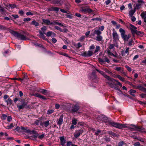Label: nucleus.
Returning <instances> with one entry per match:
<instances>
[{
    "label": "nucleus",
    "instance_id": "1",
    "mask_svg": "<svg viewBox=\"0 0 146 146\" xmlns=\"http://www.w3.org/2000/svg\"><path fill=\"white\" fill-rule=\"evenodd\" d=\"M100 119L105 123H108L111 126L119 129L127 127V126L125 124H122L112 121L111 119L108 118L107 117L104 115H101L99 117Z\"/></svg>",
    "mask_w": 146,
    "mask_h": 146
},
{
    "label": "nucleus",
    "instance_id": "2",
    "mask_svg": "<svg viewBox=\"0 0 146 146\" xmlns=\"http://www.w3.org/2000/svg\"><path fill=\"white\" fill-rule=\"evenodd\" d=\"M9 32L19 39H20L21 40H26L27 39H28L26 36H28L29 35V33L27 32H24L23 33L25 35H24L21 34L11 30H10Z\"/></svg>",
    "mask_w": 146,
    "mask_h": 146
},
{
    "label": "nucleus",
    "instance_id": "3",
    "mask_svg": "<svg viewBox=\"0 0 146 146\" xmlns=\"http://www.w3.org/2000/svg\"><path fill=\"white\" fill-rule=\"evenodd\" d=\"M100 47L99 46H97L95 51L94 53L90 50H89L87 52L85 51L81 54V55L84 57H88L92 56L95 53L98 51L100 49Z\"/></svg>",
    "mask_w": 146,
    "mask_h": 146
},
{
    "label": "nucleus",
    "instance_id": "4",
    "mask_svg": "<svg viewBox=\"0 0 146 146\" xmlns=\"http://www.w3.org/2000/svg\"><path fill=\"white\" fill-rule=\"evenodd\" d=\"M119 31L120 33L121 38L125 42L127 41L130 38V35L125 34V31L122 28H121L119 29Z\"/></svg>",
    "mask_w": 146,
    "mask_h": 146
},
{
    "label": "nucleus",
    "instance_id": "5",
    "mask_svg": "<svg viewBox=\"0 0 146 146\" xmlns=\"http://www.w3.org/2000/svg\"><path fill=\"white\" fill-rule=\"evenodd\" d=\"M131 125L134 127V128H130L132 131H137L141 132H144L145 129L142 127L138 126L133 124H131Z\"/></svg>",
    "mask_w": 146,
    "mask_h": 146
},
{
    "label": "nucleus",
    "instance_id": "6",
    "mask_svg": "<svg viewBox=\"0 0 146 146\" xmlns=\"http://www.w3.org/2000/svg\"><path fill=\"white\" fill-rule=\"evenodd\" d=\"M131 33L133 36H134L135 34H136L137 35L141 37L142 36L144 35L143 32L141 31H138L137 30H135V31L132 30Z\"/></svg>",
    "mask_w": 146,
    "mask_h": 146
},
{
    "label": "nucleus",
    "instance_id": "7",
    "mask_svg": "<svg viewBox=\"0 0 146 146\" xmlns=\"http://www.w3.org/2000/svg\"><path fill=\"white\" fill-rule=\"evenodd\" d=\"M83 132L82 129H80L76 131L74 133V136L76 138H77L80 135H82Z\"/></svg>",
    "mask_w": 146,
    "mask_h": 146
},
{
    "label": "nucleus",
    "instance_id": "8",
    "mask_svg": "<svg viewBox=\"0 0 146 146\" xmlns=\"http://www.w3.org/2000/svg\"><path fill=\"white\" fill-rule=\"evenodd\" d=\"M113 39L115 41L118 40V35L114 29H113Z\"/></svg>",
    "mask_w": 146,
    "mask_h": 146
},
{
    "label": "nucleus",
    "instance_id": "9",
    "mask_svg": "<svg viewBox=\"0 0 146 146\" xmlns=\"http://www.w3.org/2000/svg\"><path fill=\"white\" fill-rule=\"evenodd\" d=\"M59 9L58 7L52 6L50 7L48 9V10L49 11H54L57 13L59 11Z\"/></svg>",
    "mask_w": 146,
    "mask_h": 146
},
{
    "label": "nucleus",
    "instance_id": "10",
    "mask_svg": "<svg viewBox=\"0 0 146 146\" xmlns=\"http://www.w3.org/2000/svg\"><path fill=\"white\" fill-rule=\"evenodd\" d=\"M80 108V107L77 105H74L72 109L70 110L71 113H74L77 111Z\"/></svg>",
    "mask_w": 146,
    "mask_h": 146
},
{
    "label": "nucleus",
    "instance_id": "11",
    "mask_svg": "<svg viewBox=\"0 0 146 146\" xmlns=\"http://www.w3.org/2000/svg\"><path fill=\"white\" fill-rule=\"evenodd\" d=\"M37 92L41 93L42 94L46 95H48V93L47 90L42 89H39L37 90Z\"/></svg>",
    "mask_w": 146,
    "mask_h": 146
},
{
    "label": "nucleus",
    "instance_id": "12",
    "mask_svg": "<svg viewBox=\"0 0 146 146\" xmlns=\"http://www.w3.org/2000/svg\"><path fill=\"white\" fill-rule=\"evenodd\" d=\"M42 21L43 23L48 25H52V22H50L48 19H43Z\"/></svg>",
    "mask_w": 146,
    "mask_h": 146
},
{
    "label": "nucleus",
    "instance_id": "13",
    "mask_svg": "<svg viewBox=\"0 0 146 146\" xmlns=\"http://www.w3.org/2000/svg\"><path fill=\"white\" fill-rule=\"evenodd\" d=\"M33 95L35 97L41 98L44 100H46V98L45 97L42 96L38 93L34 94Z\"/></svg>",
    "mask_w": 146,
    "mask_h": 146
},
{
    "label": "nucleus",
    "instance_id": "14",
    "mask_svg": "<svg viewBox=\"0 0 146 146\" xmlns=\"http://www.w3.org/2000/svg\"><path fill=\"white\" fill-rule=\"evenodd\" d=\"M108 82H107L106 83L109 85V86L111 88H113L114 87V85H116V84H115V81H114V82H111L110 81H109Z\"/></svg>",
    "mask_w": 146,
    "mask_h": 146
},
{
    "label": "nucleus",
    "instance_id": "15",
    "mask_svg": "<svg viewBox=\"0 0 146 146\" xmlns=\"http://www.w3.org/2000/svg\"><path fill=\"white\" fill-rule=\"evenodd\" d=\"M60 140L61 142V145L62 146H66L65 144L66 143V140L65 139L64 137H60Z\"/></svg>",
    "mask_w": 146,
    "mask_h": 146
},
{
    "label": "nucleus",
    "instance_id": "16",
    "mask_svg": "<svg viewBox=\"0 0 146 146\" xmlns=\"http://www.w3.org/2000/svg\"><path fill=\"white\" fill-rule=\"evenodd\" d=\"M141 16L142 18H144V25L146 26V11L143 12L141 14Z\"/></svg>",
    "mask_w": 146,
    "mask_h": 146
},
{
    "label": "nucleus",
    "instance_id": "17",
    "mask_svg": "<svg viewBox=\"0 0 146 146\" xmlns=\"http://www.w3.org/2000/svg\"><path fill=\"white\" fill-rule=\"evenodd\" d=\"M63 115H62L60 116L58 121L57 122V124L60 125L63 122Z\"/></svg>",
    "mask_w": 146,
    "mask_h": 146
},
{
    "label": "nucleus",
    "instance_id": "18",
    "mask_svg": "<svg viewBox=\"0 0 146 146\" xmlns=\"http://www.w3.org/2000/svg\"><path fill=\"white\" fill-rule=\"evenodd\" d=\"M100 73L101 75H103L104 76V77L107 80L109 81V80H110V77L108 76L106 74H105V73L103 71L101 70L100 71Z\"/></svg>",
    "mask_w": 146,
    "mask_h": 146
},
{
    "label": "nucleus",
    "instance_id": "19",
    "mask_svg": "<svg viewBox=\"0 0 146 146\" xmlns=\"http://www.w3.org/2000/svg\"><path fill=\"white\" fill-rule=\"evenodd\" d=\"M39 33L40 34V38H42L43 39H45V36L44 35V34H45V33H42L41 31L39 30Z\"/></svg>",
    "mask_w": 146,
    "mask_h": 146
},
{
    "label": "nucleus",
    "instance_id": "20",
    "mask_svg": "<svg viewBox=\"0 0 146 146\" xmlns=\"http://www.w3.org/2000/svg\"><path fill=\"white\" fill-rule=\"evenodd\" d=\"M109 81H110L111 82H114V81H115V82H117V84L119 86L121 87L122 86V84L120 83L118 81L114 79L113 78H110V80H109Z\"/></svg>",
    "mask_w": 146,
    "mask_h": 146
},
{
    "label": "nucleus",
    "instance_id": "21",
    "mask_svg": "<svg viewBox=\"0 0 146 146\" xmlns=\"http://www.w3.org/2000/svg\"><path fill=\"white\" fill-rule=\"evenodd\" d=\"M21 128L22 130H23L26 133H29L31 132L30 130L28 129L27 127L21 126Z\"/></svg>",
    "mask_w": 146,
    "mask_h": 146
},
{
    "label": "nucleus",
    "instance_id": "22",
    "mask_svg": "<svg viewBox=\"0 0 146 146\" xmlns=\"http://www.w3.org/2000/svg\"><path fill=\"white\" fill-rule=\"evenodd\" d=\"M50 124L48 120H47L43 122L42 123V124L40 125H43L46 127H47Z\"/></svg>",
    "mask_w": 146,
    "mask_h": 146
},
{
    "label": "nucleus",
    "instance_id": "23",
    "mask_svg": "<svg viewBox=\"0 0 146 146\" xmlns=\"http://www.w3.org/2000/svg\"><path fill=\"white\" fill-rule=\"evenodd\" d=\"M30 24L31 25H33L36 27L38 26L39 25V23L38 22H36L35 20H34L32 21L31 23H30Z\"/></svg>",
    "mask_w": 146,
    "mask_h": 146
},
{
    "label": "nucleus",
    "instance_id": "24",
    "mask_svg": "<svg viewBox=\"0 0 146 146\" xmlns=\"http://www.w3.org/2000/svg\"><path fill=\"white\" fill-rule=\"evenodd\" d=\"M102 36L100 35L97 36L96 38V40L98 41H102Z\"/></svg>",
    "mask_w": 146,
    "mask_h": 146
},
{
    "label": "nucleus",
    "instance_id": "25",
    "mask_svg": "<svg viewBox=\"0 0 146 146\" xmlns=\"http://www.w3.org/2000/svg\"><path fill=\"white\" fill-rule=\"evenodd\" d=\"M135 11L136 10L135 9V8L134 9V10H131L129 12V15L130 16L132 17Z\"/></svg>",
    "mask_w": 146,
    "mask_h": 146
},
{
    "label": "nucleus",
    "instance_id": "26",
    "mask_svg": "<svg viewBox=\"0 0 146 146\" xmlns=\"http://www.w3.org/2000/svg\"><path fill=\"white\" fill-rule=\"evenodd\" d=\"M130 26L131 27V28H130V30L131 32L132 30L135 31V30H137V27H136L132 24H130Z\"/></svg>",
    "mask_w": 146,
    "mask_h": 146
},
{
    "label": "nucleus",
    "instance_id": "27",
    "mask_svg": "<svg viewBox=\"0 0 146 146\" xmlns=\"http://www.w3.org/2000/svg\"><path fill=\"white\" fill-rule=\"evenodd\" d=\"M94 34H96L97 36L100 35L102 34V32L99 30H96L94 31Z\"/></svg>",
    "mask_w": 146,
    "mask_h": 146
},
{
    "label": "nucleus",
    "instance_id": "28",
    "mask_svg": "<svg viewBox=\"0 0 146 146\" xmlns=\"http://www.w3.org/2000/svg\"><path fill=\"white\" fill-rule=\"evenodd\" d=\"M136 92V91L133 90L131 89L129 91L130 94L133 97H135V95L133 94Z\"/></svg>",
    "mask_w": 146,
    "mask_h": 146
},
{
    "label": "nucleus",
    "instance_id": "29",
    "mask_svg": "<svg viewBox=\"0 0 146 146\" xmlns=\"http://www.w3.org/2000/svg\"><path fill=\"white\" fill-rule=\"evenodd\" d=\"M134 43V41L132 39H130V40L129 41L128 43V45L129 46H132L133 44Z\"/></svg>",
    "mask_w": 146,
    "mask_h": 146
},
{
    "label": "nucleus",
    "instance_id": "30",
    "mask_svg": "<svg viewBox=\"0 0 146 146\" xmlns=\"http://www.w3.org/2000/svg\"><path fill=\"white\" fill-rule=\"evenodd\" d=\"M32 133L34 134L33 137L35 138H36L38 135V133H36V132L34 131H32Z\"/></svg>",
    "mask_w": 146,
    "mask_h": 146
},
{
    "label": "nucleus",
    "instance_id": "31",
    "mask_svg": "<svg viewBox=\"0 0 146 146\" xmlns=\"http://www.w3.org/2000/svg\"><path fill=\"white\" fill-rule=\"evenodd\" d=\"M7 7H11V8H14L16 7V5L14 4H9L8 6H7Z\"/></svg>",
    "mask_w": 146,
    "mask_h": 146
},
{
    "label": "nucleus",
    "instance_id": "32",
    "mask_svg": "<svg viewBox=\"0 0 146 146\" xmlns=\"http://www.w3.org/2000/svg\"><path fill=\"white\" fill-rule=\"evenodd\" d=\"M8 28L7 27L0 25V29L1 30H6Z\"/></svg>",
    "mask_w": 146,
    "mask_h": 146
},
{
    "label": "nucleus",
    "instance_id": "33",
    "mask_svg": "<svg viewBox=\"0 0 146 146\" xmlns=\"http://www.w3.org/2000/svg\"><path fill=\"white\" fill-rule=\"evenodd\" d=\"M108 133L110 135H111L113 137H115L116 136V134L111 131H109L108 132Z\"/></svg>",
    "mask_w": 146,
    "mask_h": 146
},
{
    "label": "nucleus",
    "instance_id": "34",
    "mask_svg": "<svg viewBox=\"0 0 146 146\" xmlns=\"http://www.w3.org/2000/svg\"><path fill=\"white\" fill-rule=\"evenodd\" d=\"M117 77L118 79H119L121 81H122V82H124L125 81L124 78L122 77L120 75H117Z\"/></svg>",
    "mask_w": 146,
    "mask_h": 146
},
{
    "label": "nucleus",
    "instance_id": "35",
    "mask_svg": "<svg viewBox=\"0 0 146 146\" xmlns=\"http://www.w3.org/2000/svg\"><path fill=\"white\" fill-rule=\"evenodd\" d=\"M92 20L99 21H100L102 20V19H101L100 17H96L92 19Z\"/></svg>",
    "mask_w": 146,
    "mask_h": 146
},
{
    "label": "nucleus",
    "instance_id": "36",
    "mask_svg": "<svg viewBox=\"0 0 146 146\" xmlns=\"http://www.w3.org/2000/svg\"><path fill=\"white\" fill-rule=\"evenodd\" d=\"M41 29L42 33H45V31L47 30V28L46 26H44L41 28Z\"/></svg>",
    "mask_w": 146,
    "mask_h": 146
},
{
    "label": "nucleus",
    "instance_id": "37",
    "mask_svg": "<svg viewBox=\"0 0 146 146\" xmlns=\"http://www.w3.org/2000/svg\"><path fill=\"white\" fill-rule=\"evenodd\" d=\"M54 28L55 29H56L59 30L61 32H63V30H62V29L61 28L58 26H55Z\"/></svg>",
    "mask_w": 146,
    "mask_h": 146
},
{
    "label": "nucleus",
    "instance_id": "38",
    "mask_svg": "<svg viewBox=\"0 0 146 146\" xmlns=\"http://www.w3.org/2000/svg\"><path fill=\"white\" fill-rule=\"evenodd\" d=\"M7 117V115L3 114L2 115V116L1 117V119H2L5 120L6 119Z\"/></svg>",
    "mask_w": 146,
    "mask_h": 146
},
{
    "label": "nucleus",
    "instance_id": "39",
    "mask_svg": "<svg viewBox=\"0 0 146 146\" xmlns=\"http://www.w3.org/2000/svg\"><path fill=\"white\" fill-rule=\"evenodd\" d=\"M141 4L140 3H138V4H137L136 5V6L134 8L135 9H139L140 8V6H141Z\"/></svg>",
    "mask_w": 146,
    "mask_h": 146
},
{
    "label": "nucleus",
    "instance_id": "40",
    "mask_svg": "<svg viewBox=\"0 0 146 146\" xmlns=\"http://www.w3.org/2000/svg\"><path fill=\"white\" fill-rule=\"evenodd\" d=\"M4 135L5 136H7L8 135L7 133H3L2 132H0V136H2V135Z\"/></svg>",
    "mask_w": 146,
    "mask_h": 146
},
{
    "label": "nucleus",
    "instance_id": "41",
    "mask_svg": "<svg viewBox=\"0 0 146 146\" xmlns=\"http://www.w3.org/2000/svg\"><path fill=\"white\" fill-rule=\"evenodd\" d=\"M13 127H14V126H13V123H11L10 124V125H8L7 126V129H9L12 128Z\"/></svg>",
    "mask_w": 146,
    "mask_h": 146
},
{
    "label": "nucleus",
    "instance_id": "42",
    "mask_svg": "<svg viewBox=\"0 0 146 146\" xmlns=\"http://www.w3.org/2000/svg\"><path fill=\"white\" fill-rule=\"evenodd\" d=\"M51 32L52 31H49L48 32H47L46 33H45L46 35L48 36H51Z\"/></svg>",
    "mask_w": 146,
    "mask_h": 146
},
{
    "label": "nucleus",
    "instance_id": "43",
    "mask_svg": "<svg viewBox=\"0 0 146 146\" xmlns=\"http://www.w3.org/2000/svg\"><path fill=\"white\" fill-rule=\"evenodd\" d=\"M54 112V110H48L47 113L48 114H50Z\"/></svg>",
    "mask_w": 146,
    "mask_h": 146
},
{
    "label": "nucleus",
    "instance_id": "44",
    "mask_svg": "<svg viewBox=\"0 0 146 146\" xmlns=\"http://www.w3.org/2000/svg\"><path fill=\"white\" fill-rule=\"evenodd\" d=\"M92 75L94 76V78H96V71L95 70H93L92 73Z\"/></svg>",
    "mask_w": 146,
    "mask_h": 146
},
{
    "label": "nucleus",
    "instance_id": "45",
    "mask_svg": "<svg viewBox=\"0 0 146 146\" xmlns=\"http://www.w3.org/2000/svg\"><path fill=\"white\" fill-rule=\"evenodd\" d=\"M14 139L13 137H9L6 138V140L8 141L13 140Z\"/></svg>",
    "mask_w": 146,
    "mask_h": 146
},
{
    "label": "nucleus",
    "instance_id": "46",
    "mask_svg": "<svg viewBox=\"0 0 146 146\" xmlns=\"http://www.w3.org/2000/svg\"><path fill=\"white\" fill-rule=\"evenodd\" d=\"M12 118L11 116H9L7 117V120L8 122H10L12 120Z\"/></svg>",
    "mask_w": 146,
    "mask_h": 146
},
{
    "label": "nucleus",
    "instance_id": "47",
    "mask_svg": "<svg viewBox=\"0 0 146 146\" xmlns=\"http://www.w3.org/2000/svg\"><path fill=\"white\" fill-rule=\"evenodd\" d=\"M125 67L129 71L131 72V68L128 66L126 65L125 66Z\"/></svg>",
    "mask_w": 146,
    "mask_h": 146
},
{
    "label": "nucleus",
    "instance_id": "48",
    "mask_svg": "<svg viewBox=\"0 0 146 146\" xmlns=\"http://www.w3.org/2000/svg\"><path fill=\"white\" fill-rule=\"evenodd\" d=\"M13 17V18L14 19H15L17 18H18L19 17V16L17 15H11Z\"/></svg>",
    "mask_w": 146,
    "mask_h": 146
},
{
    "label": "nucleus",
    "instance_id": "49",
    "mask_svg": "<svg viewBox=\"0 0 146 146\" xmlns=\"http://www.w3.org/2000/svg\"><path fill=\"white\" fill-rule=\"evenodd\" d=\"M31 20V19L30 18H25L23 19V21L25 22L29 21Z\"/></svg>",
    "mask_w": 146,
    "mask_h": 146
},
{
    "label": "nucleus",
    "instance_id": "50",
    "mask_svg": "<svg viewBox=\"0 0 146 146\" xmlns=\"http://www.w3.org/2000/svg\"><path fill=\"white\" fill-rule=\"evenodd\" d=\"M26 15L27 16L29 15H33V14L30 11H28L26 13Z\"/></svg>",
    "mask_w": 146,
    "mask_h": 146
},
{
    "label": "nucleus",
    "instance_id": "51",
    "mask_svg": "<svg viewBox=\"0 0 146 146\" xmlns=\"http://www.w3.org/2000/svg\"><path fill=\"white\" fill-rule=\"evenodd\" d=\"M114 88V89L116 90H118L120 93L121 94H123V95H124V96H125L124 94H122V92L121 91V90H120L117 87H114L113 88Z\"/></svg>",
    "mask_w": 146,
    "mask_h": 146
},
{
    "label": "nucleus",
    "instance_id": "52",
    "mask_svg": "<svg viewBox=\"0 0 146 146\" xmlns=\"http://www.w3.org/2000/svg\"><path fill=\"white\" fill-rule=\"evenodd\" d=\"M8 102H7V105H8V104L11 105L12 104V100H11V99H10L9 98H8Z\"/></svg>",
    "mask_w": 146,
    "mask_h": 146
},
{
    "label": "nucleus",
    "instance_id": "53",
    "mask_svg": "<svg viewBox=\"0 0 146 146\" xmlns=\"http://www.w3.org/2000/svg\"><path fill=\"white\" fill-rule=\"evenodd\" d=\"M5 10L4 9H3V11H1L0 12V13H1V15L3 16H4L5 15Z\"/></svg>",
    "mask_w": 146,
    "mask_h": 146
},
{
    "label": "nucleus",
    "instance_id": "54",
    "mask_svg": "<svg viewBox=\"0 0 146 146\" xmlns=\"http://www.w3.org/2000/svg\"><path fill=\"white\" fill-rule=\"evenodd\" d=\"M124 143L123 141L119 142L118 143V146H122L124 144Z\"/></svg>",
    "mask_w": 146,
    "mask_h": 146
},
{
    "label": "nucleus",
    "instance_id": "55",
    "mask_svg": "<svg viewBox=\"0 0 146 146\" xmlns=\"http://www.w3.org/2000/svg\"><path fill=\"white\" fill-rule=\"evenodd\" d=\"M92 12H93L92 10L90 8L88 9L87 13H90Z\"/></svg>",
    "mask_w": 146,
    "mask_h": 146
},
{
    "label": "nucleus",
    "instance_id": "56",
    "mask_svg": "<svg viewBox=\"0 0 146 146\" xmlns=\"http://www.w3.org/2000/svg\"><path fill=\"white\" fill-rule=\"evenodd\" d=\"M105 60V62H107V63H109L110 62V61L108 59V58L107 57H105L104 58Z\"/></svg>",
    "mask_w": 146,
    "mask_h": 146
},
{
    "label": "nucleus",
    "instance_id": "57",
    "mask_svg": "<svg viewBox=\"0 0 146 146\" xmlns=\"http://www.w3.org/2000/svg\"><path fill=\"white\" fill-rule=\"evenodd\" d=\"M137 89H138L139 90H140L142 91V89H143V87L141 86H137Z\"/></svg>",
    "mask_w": 146,
    "mask_h": 146
},
{
    "label": "nucleus",
    "instance_id": "58",
    "mask_svg": "<svg viewBox=\"0 0 146 146\" xmlns=\"http://www.w3.org/2000/svg\"><path fill=\"white\" fill-rule=\"evenodd\" d=\"M88 8H83L82 9V11L84 13H87Z\"/></svg>",
    "mask_w": 146,
    "mask_h": 146
},
{
    "label": "nucleus",
    "instance_id": "59",
    "mask_svg": "<svg viewBox=\"0 0 146 146\" xmlns=\"http://www.w3.org/2000/svg\"><path fill=\"white\" fill-rule=\"evenodd\" d=\"M82 46V45H81V43L80 42H79L77 44V46L76 47L77 48H79L80 47Z\"/></svg>",
    "mask_w": 146,
    "mask_h": 146
},
{
    "label": "nucleus",
    "instance_id": "60",
    "mask_svg": "<svg viewBox=\"0 0 146 146\" xmlns=\"http://www.w3.org/2000/svg\"><path fill=\"white\" fill-rule=\"evenodd\" d=\"M134 145L135 146H140L141 145L139 142H137L134 144Z\"/></svg>",
    "mask_w": 146,
    "mask_h": 146
},
{
    "label": "nucleus",
    "instance_id": "61",
    "mask_svg": "<svg viewBox=\"0 0 146 146\" xmlns=\"http://www.w3.org/2000/svg\"><path fill=\"white\" fill-rule=\"evenodd\" d=\"M114 44H111L110 45L109 47V48L110 49H111L113 48L114 47Z\"/></svg>",
    "mask_w": 146,
    "mask_h": 146
},
{
    "label": "nucleus",
    "instance_id": "62",
    "mask_svg": "<svg viewBox=\"0 0 146 146\" xmlns=\"http://www.w3.org/2000/svg\"><path fill=\"white\" fill-rule=\"evenodd\" d=\"M72 124L73 125H76L77 124V120L76 119H74L72 121Z\"/></svg>",
    "mask_w": 146,
    "mask_h": 146
},
{
    "label": "nucleus",
    "instance_id": "63",
    "mask_svg": "<svg viewBox=\"0 0 146 146\" xmlns=\"http://www.w3.org/2000/svg\"><path fill=\"white\" fill-rule=\"evenodd\" d=\"M19 13L21 15H23L24 14V12L23 10H21L19 11Z\"/></svg>",
    "mask_w": 146,
    "mask_h": 146
},
{
    "label": "nucleus",
    "instance_id": "64",
    "mask_svg": "<svg viewBox=\"0 0 146 146\" xmlns=\"http://www.w3.org/2000/svg\"><path fill=\"white\" fill-rule=\"evenodd\" d=\"M104 29V26H100L99 27V29L102 31H103Z\"/></svg>",
    "mask_w": 146,
    "mask_h": 146
}]
</instances>
